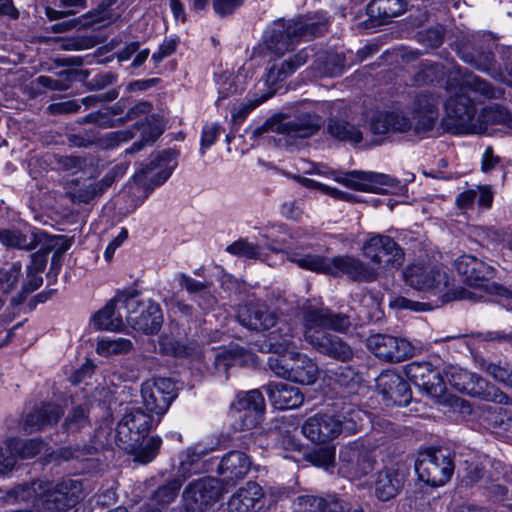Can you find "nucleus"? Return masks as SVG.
I'll list each match as a JSON object with an SVG mask.
<instances>
[{
	"mask_svg": "<svg viewBox=\"0 0 512 512\" xmlns=\"http://www.w3.org/2000/svg\"><path fill=\"white\" fill-rule=\"evenodd\" d=\"M462 59L482 72H490L495 63L494 55L490 49L484 51L474 50L463 55Z\"/></svg>",
	"mask_w": 512,
	"mask_h": 512,
	"instance_id": "52",
	"label": "nucleus"
},
{
	"mask_svg": "<svg viewBox=\"0 0 512 512\" xmlns=\"http://www.w3.org/2000/svg\"><path fill=\"white\" fill-rule=\"evenodd\" d=\"M370 131L375 135L412 132L415 135V120L403 111L378 112L370 120Z\"/></svg>",
	"mask_w": 512,
	"mask_h": 512,
	"instance_id": "28",
	"label": "nucleus"
},
{
	"mask_svg": "<svg viewBox=\"0 0 512 512\" xmlns=\"http://www.w3.org/2000/svg\"><path fill=\"white\" fill-rule=\"evenodd\" d=\"M322 126V118L317 113L302 109L298 110L292 118H270L253 131V135L261 136L264 133L280 135L279 142L291 146L297 139H305L315 135Z\"/></svg>",
	"mask_w": 512,
	"mask_h": 512,
	"instance_id": "5",
	"label": "nucleus"
},
{
	"mask_svg": "<svg viewBox=\"0 0 512 512\" xmlns=\"http://www.w3.org/2000/svg\"><path fill=\"white\" fill-rule=\"evenodd\" d=\"M226 251L234 256L246 259H258L261 255L260 247L247 239H239L229 246Z\"/></svg>",
	"mask_w": 512,
	"mask_h": 512,
	"instance_id": "53",
	"label": "nucleus"
},
{
	"mask_svg": "<svg viewBox=\"0 0 512 512\" xmlns=\"http://www.w3.org/2000/svg\"><path fill=\"white\" fill-rule=\"evenodd\" d=\"M237 318L242 326L255 331L268 330L278 321L276 312L260 301H250L241 306Z\"/></svg>",
	"mask_w": 512,
	"mask_h": 512,
	"instance_id": "26",
	"label": "nucleus"
},
{
	"mask_svg": "<svg viewBox=\"0 0 512 512\" xmlns=\"http://www.w3.org/2000/svg\"><path fill=\"white\" fill-rule=\"evenodd\" d=\"M453 68L454 67H452L449 71H446L441 64L426 61L421 64L418 71L414 74L413 83L415 85L421 86L439 82L443 79L445 74L449 75V72Z\"/></svg>",
	"mask_w": 512,
	"mask_h": 512,
	"instance_id": "44",
	"label": "nucleus"
},
{
	"mask_svg": "<svg viewBox=\"0 0 512 512\" xmlns=\"http://www.w3.org/2000/svg\"><path fill=\"white\" fill-rule=\"evenodd\" d=\"M117 0H104L98 7L87 13V18L91 19V22L98 23L109 21L112 17L110 7L116 3Z\"/></svg>",
	"mask_w": 512,
	"mask_h": 512,
	"instance_id": "60",
	"label": "nucleus"
},
{
	"mask_svg": "<svg viewBox=\"0 0 512 512\" xmlns=\"http://www.w3.org/2000/svg\"><path fill=\"white\" fill-rule=\"evenodd\" d=\"M264 412L265 400L259 390L240 392L230 406L232 426L238 431L252 430L261 423Z\"/></svg>",
	"mask_w": 512,
	"mask_h": 512,
	"instance_id": "12",
	"label": "nucleus"
},
{
	"mask_svg": "<svg viewBox=\"0 0 512 512\" xmlns=\"http://www.w3.org/2000/svg\"><path fill=\"white\" fill-rule=\"evenodd\" d=\"M13 493L17 500H29L35 496L46 512H67L82 500L83 484L73 478H65L57 483L38 479L16 487Z\"/></svg>",
	"mask_w": 512,
	"mask_h": 512,
	"instance_id": "4",
	"label": "nucleus"
},
{
	"mask_svg": "<svg viewBox=\"0 0 512 512\" xmlns=\"http://www.w3.org/2000/svg\"><path fill=\"white\" fill-rule=\"evenodd\" d=\"M157 424L153 414L141 408H131L116 427L117 446L127 453L136 452L150 429Z\"/></svg>",
	"mask_w": 512,
	"mask_h": 512,
	"instance_id": "8",
	"label": "nucleus"
},
{
	"mask_svg": "<svg viewBox=\"0 0 512 512\" xmlns=\"http://www.w3.org/2000/svg\"><path fill=\"white\" fill-rule=\"evenodd\" d=\"M402 276L411 288L435 296L443 293L451 280L440 267L422 262L407 265L402 271Z\"/></svg>",
	"mask_w": 512,
	"mask_h": 512,
	"instance_id": "13",
	"label": "nucleus"
},
{
	"mask_svg": "<svg viewBox=\"0 0 512 512\" xmlns=\"http://www.w3.org/2000/svg\"><path fill=\"white\" fill-rule=\"evenodd\" d=\"M161 443L160 437H151L144 447L141 444L137 451L133 453L136 455V460L143 464L151 462L157 455Z\"/></svg>",
	"mask_w": 512,
	"mask_h": 512,
	"instance_id": "57",
	"label": "nucleus"
},
{
	"mask_svg": "<svg viewBox=\"0 0 512 512\" xmlns=\"http://www.w3.org/2000/svg\"><path fill=\"white\" fill-rule=\"evenodd\" d=\"M287 259L298 267L318 274L338 277L347 275L353 281L372 282L378 278V270L359 258L339 255L333 258L305 252L303 247L287 251Z\"/></svg>",
	"mask_w": 512,
	"mask_h": 512,
	"instance_id": "3",
	"label": "nucleus"
},
{
	"mask_svg": "<svg viewBox=\"0 0 512 512\" xmlns=\"http://www.w3.org/2000/svg\"><path fill=\"white\" fill-rule=\"evenodd\" d=\"M477 202L481 208H490L493 202V192L490 186H479L477 189H467L456 197V206L462 211L472 210Z\"/></svg>",
	"mask_w": 512,
	"mask_h": 512,
	"instance_id": "38",
	"label": "nucleus"
},
{
	"mask_svg": "<svg viewBox=\"0 0 512 512\" xmlns=\"http://www.w3.org/2000/svg\"><path fill=\"white\" fill-rule=\"evenodd\" d=\"M323 505L322 497L314 495H300L292 504L293 512H320Z\"/></svg>",
	"mask_w": 512,
	"mask_h": 512,
	"instance_id": "54",
	"label": "nucleus"
},
{
	"mask_svg": "<svg viewBox=\"0 0 512 512\" xmlns=\"http://www.w3.org/2000/svg\"><path fill=\"white\" fill-rule=\"evenodd\" d=\"M334 174V179L338 183L363 192L386 194L389 188H396L399 185L396 178L383 173L354 170Z\"/></svg>",
	"mask_w": 512,
	"mask_h": 512,
	"instance_id": "22",
	"label": "nucleus"
},
{
	"mask_svg": "<svg viewBox=\"0 0 512 512\" xmlns=\"http://www.w3.org/2000/svg\"><path fill=\"white\" fill-rule=\"evenodd\" d=\"M344 57L335 52L321 51L316 54L312 68L319 77H334L341 74Z\"/></svg>",
	"mask_w": 512,
	"mask_h": 512,
	"instance_id": "40",
	"label": "nucleus"
},
{
	"mask_svg": "<svg viewBox=\"0 0 512 512\" xmlns=\"http://www.w3.org/2000/svg\"><path fill=\"white\" fill-rule=\"evenodd\" d=\"M307 459L314 466L321 467L327 470L331 466H333L335 460V452L331 448L323 447L311 451L307 455Z\"/></svg>",
	"mask_w": 512,
	"mask_h": 512,
	"instance_id": "55",
	"label": "nucleus"
},
{
	"mask_svg": "<svg viewBox=\"0 0 512 512\" xmlns=\"http://www.w3.org/2000/svg\"><path fill=\"white\" fill-rule=\"evenodd\" d=\"M69 187L70 198L79 203H89L95 197L99 196V190L94 182L81 183L79 180H72Z\"/></svg>",
	"mask_w": 512,
	"mask_h": 512,
	"instance_id": "50",
	"label": "nucleus"
},
{
	"mask_svg": "<svg viewBox=\"0 0 512 512\" xmlns=\"http://www.w3.org/2000/svg\"><path fill=\"white\" fill-rule=\"evenodd\" d=\"M476 365L496 381L512 387V367L501 366L499 364L489 363L482 357L475 356Z\"/></svg>",
	"mask_w": 512,
	"mask_h": 512,
	"instance_id": "49",
	"label": "nucleus"
},
{
	"mask_svg": "<svg viewBox=\"0 0 512 512\" xmlns=\"http://www.w3.org/2000/svg\"><path fill=\"white\" fill-rule=\"evenodd\" d=\"M265 389L271 404L279 410L297 408L304 401V395L301 390L287 383H270Z\"/></svg>",
	"mask_w": 512,
	"mask_h": 512,
	"instance_id": "32",
	"label": "nucleus"
},
{
	"mask_svg": "<svg viewBox=\"0 0 512 512\" xmlns=\"http://www.w3.org/2000/svg\"><path fill=\"white\" fill-rule=\"evenodd\" d=\"M0 243L6 247L29 251L37 246V235L24 234L19 230L0 229Z\"/></svg>",
	"mask_w": 512,
	"mask_h": 512,
	"instance_id": "43",
	"label": "nucleus"
},
{
	"mask_svg": "<svg viewBox=\"0 0 512 512\" xmlns=\"http://www.w3.org/2000/svg\"><path fill=\"white\" fill-rule=\"evenodd\" d=\"M267 365L276 376L290 380L291 365L286 364L283 359L275 356H270L268 358Z\"/></svg>",
	"mask_w": 512,
	"mask_h": 512,
	"instance_id": "63",
	"label": "nucleus"
},
{
	"mask_svg": "<svg viewBox=\"0 0 512 512\" xmlns=\"http://www.w3.org/2000/svg\"><path fill=\"white\" fill-rule=\"evenodd\" d=\"M133 344L127 338H103L98 341L96 352L103 357L125 354L131 351Z\"/></svg>",
	"mask_w": 512,
	"mask_h": 512,
	"instance_id": "48",
	"label": "nucleus"
},
{
	"mask_svg": "<svg viewBox=\"0 0 512 512\" xmlns=\"http://www.w3.org/2000/svg\"><path fill=\"white\" fill-rule=\"evenodd\" d=\"M139 295L136 289H126L118 292L101 310L92 318L93 325L99 330L120 331L124 327L123 317L120 309L129 308L135 305V298Z\"/></svg>",
	"mask_w": 512,
	"mask_h": 512,
	"instance_id": "21",
	"label": "nucleus"
},
{
	"mask_svg": "<svg viewBox=\"0 0 512 512\" xmlns=\"http://www.w3.org/2000/svg\"><path fill=\"white\" fill-rule=\"evenodd\" d=\"M9 447L13 450L15 457L30 459L38 455L45 448V442L40 438L21 440L11 438L7 440Z\"/></svg>",
	"mask_w": 512,
	"mask_h": 512,
	"instance_id": "45",
	"label": "nucleus"
},
{
	"mask_svg": "<svg viewBox=\"0 0 512 512\" xmlns=\"http://www.w3.org/2000/svg\"><path fill=\"white\" fill-rule=\"evenodd\" d=\"M269 345L273 353L278 355H292L298 351V345L295 340L294 329L291 324L283 323L269 336Z\"/></svg>",
	"mask_w": 512,
	"mask_h": 512,
	"instance_id": "37",
	"label": "nucleus"
},
{
	"mask_svg": "<svg viewBox=\"0 0 512 512\" xmlns=\"http://www.w3.org/2000/svg\"><path fill=\"white\" fill-rule=\"evenodd\" d=\"M265 496L258 483L249 481L230 498V512H258L265 505Z\"/></svg>",
	"mask_w": 512,
	"mask_h": 512,
	"instance_id": "30",
	"label": "nucleus"
},
{
	"mask_svg": "<svg viewBox=\"0 0 512 512\" xmlns=\"http://www.w3.org/2000/svg\"><path fill=\"white\" fill-rule=\"evenodd\" d=\"M251 465L252 462L248 455L242 451L233 450L222 457L217 471L222 476L223 481L234 484L247 476Z\"/></svg>",
	"mask_w": 512,
	"mask_h": 512,
	"instance_id": "31",
	"label": "nucleus"
},
{
	"mask_svg": "<svg viewBox=\"0 0 512 512\" xmlns=\"http://www.w3.org/2000/svg\"><path fill=\"white\" fill-rule=\"evenodd\" d=\"M220 131V126L218 124L206 125L203 127L202 135H201V153L204 154L205 150L211 147Z\"/></svg>",
	"mask_w": 512,
	"mask_h": 512,
	"instance_id": "64",
	"label": "nucleus"
},
{
	"mask_svg": "<svg viewBox=\"0 0 512 512\" xmlns=\"http://www.w3.org/2000/svg\"><path fill=\"white\" fill-rule=\"evenodd\" d=\"M327 131L331 137L340 141L351 143H360L362 141V133L359 128L344 119H329Z\"/></svg>",
	"mask_w": 512,
	"mask_h": 512,
	"instance_id": "41",
	"label": "nucleus"
},
{
	"mask_svg": "<svg viewBox=\"0 0 512 512\" xmlns=\"http://www.w3.org/2000/svg\"><path fill=\"white\" fill-rule=\"evenodd\" d=\"M135 137V132L133 129V126L128 129L118 130V131H111L106 133L102 139V145L105 148H114L119 146L122 143H126L130 140H132Z\"/></svg>",
	"mask_w": 512,
	"mask_h": 512,
	"instance_id": "56",
	"label": "nucleus"
},
{
	"mask_svg": "<svg viewBox=\"0 0 512 512\" xmlns=\"http://www.w3.org/2000/svg\"><path fill=\"white\" fill-rule=\"evenodd\" d=\"M367 348L380 360L401 362L413 357L418 347L404 338L389 334H373L366 340Z\"/></svg>",
	"mask_w": 512,
	"mask_h": 512,
	"instance_id": "17",
	"label": "nucleus"
},
{
	"mask_svg": "<svg viewBox=\"0 0 512 512\" xmlns=\"http://www.w3.org/2000/svg\"><path fill=\"white\" fill-rule=\"evenodd\" d=\"M176 279L180 286L194 297H197L209 285L207 283L197 281L183 273L177 274Z\"/></svg>",
	"mask_w": 512,
	"mask_h": 512,
	"instance_id": "59",
	"label": "nucleus"
},
{
	"mask_svg": "<svg viewBox=\"0 0 512 512\" xmlns=\"http://www.w3.org/2000/svg\"><path fill=\"white\" fill-rule=\"evenodd\" d=\"M20 262L12 263L0 269V291L6 296L17 287L22 276Z\"/></svg>",
	"mask_w": 512,
	"mask_h": 512,
	"instance_id": "51",
	"label": "nucleus"
},
{
	"mask_svg": "<svg viewBox=\"0 0 512 512\" xmlns=\"http://www.w3.org/2000/svg\"><path fill=\"white\" fill-rule=\"evenodd\" d=\"M350 326L348 315L333 312L329 308H309L303 316L304 339L318 352L343 362L353 357V350L327 329L344 333Z\"/></svg>",
	"mask_w": 512,
	"mask_h": 512,
	"instance_id": "2",
	"label": "nucleus"
},
{
	"mask_svg": "<svg viewBox=\"0 0 512 512\" xmlns=\"http://www.w3.org/2000/svg\"><path fill=\"white\" fill-rule=\"evenodd\" d=\"M177 165L176 158L171 151H162L153 155L150 162L134 175V181L150 193L155 187L165 183Z\"/></svg>",
	"mask_w": 512,
	"mask_h": 512,
	"instance_id": "20",
	"label": "nucleus"
},
{
	"mask_svg": "<svg viewBox=\"0 0 512 512\" xmlns=\"http://www.w3.org/2000/svg\"><path fill=\"white\" fill-rule=\"evenodd\" d=\"M325 29L324 23L297 20L274 21L265 31V42L269 50L278 56L294 49L299 41L306 36H316Z\"/></svg>",
	"mask_w": 512,
	"mask_h": 512,
	"instance_id": "6",
	"label": "nucleus"
},
{
	"mask_svg": "<svg viewBox=\"0 0 512 512\" xmlns=\"http://www.w3.org/2000/svg\"><path fill=\"white\" fill-rule=\"evenodd\" d=\"M135 134L139 133L140 139L126 150L127 153L140 151L145 145L154 143L163 133L160 119L155 115L145 117L144 121H138L133 125Z\"/></svg>",
	"mask_w": 512,
	"mask_h": 512,
	"instance_id": "35",
	"label": "nucleus"
},
{
	"mask_svg": "<svg viewBox=\"0 0 512 512\" xmlns=\"http://www.w3.org/2000/svg\"><path fill=\"white\" fill-rule=\"evenodd\" d=\"M254 359L255 356L253 353L245 351L243 348L236 347L217 353L214 358V366L218 372L226 373L230 367H242L250 362H254Z\"/></svg>",
	"mask_w": 512,
	"mask_h": 512,
	"instance_id": "39",
	"label": "nucleus"
},
{
	"mask_svg": "<svg viewBox=\"0 0 512 512\" xmlns=\"http://www.w3.org/2000/svg\"><path fill=\"white\" fill-rule=\"evenodd\" d=\"M376 387L386 405L406 406L411 401L409 384L393 370L383 371L376 378Z\"/></svg>",
	"mask_w": 512,
	"mask_h": 512,
	"instance_id": "25",
	"label": "nucleus"
},
{
	"mask_svg": "<svg viewBox=\"0 0 512 512\" xmlns=\"http://www.w3.org/2000/svg\"><path fill=\"white\" fill-rule=\"evenodd\" d=\"M212 4L214 12L220 17H225L241 7L243 0H213Z\"/></svg>",
	"mask_w": 512,
	"mask_h": 512,
	"instance_id": "62",
	"label": "nucleus"
},
{
	"mask_svg": "<svg viewBox=\"0 0 512 512\" xmlns=\"http://www.w3.org/2000/svg\"><path fill=\"white\" fill-rule=\"evenodd\" d=\"M406 479V470L396 464L385 466L377 473L374 483L375 496L380 501H388L398 495Z\"/></svg>",
	"mask_w": 512,
	"mask_h": 512,
	"instance_id": "29",
	"label": "nucleus"
},
{
	"mask_svg": "<svg viewBox=\"0 0 512 512\" xmlns=\"http://www.w3.org/2000/svg\"><path fill=\"white\" fill-rule=\"evenodd\" d=\"M212 449H207L201 445L189 448L180 456V468L182 480L174 479L167 484L159 487L153 496L156 503L167 505L174 501L185 480L191 474L199 473L203 470L202 460Z\"/></svg>",
	"mask_w": 512,
	"mask_h": 512,
	"instance_id": "14",
	"label": "nucleus"
},
{
	"mask_svg": "<svg viewBox=\"0 0 512 512\" xmlns=\"http://www.w3.org/2000/svg\"><path fill=\"white\" fill-rule=\"evenodd\" d=\"M441 96L434 90L417 92L410 105L415 120V135L422 136L431 131L439 118Z\"/></svg>",
	"mask_w": 512,
	"mask_h": 512,
	"instance_id": "19",
	"label": "nucleus"
},
{
	"mask_svg": "<svg viewBox=\"0 0 512 512\" xmlns=\"http://www.w3.org/2000/svg\"><path fill=\"white\" fill-rule=\"evenodd\" d=\"M363 256L369 260V266L378 270V276L383 271L397 270L404 262L403 249L393 238L383 234H372L363 243Z\"/></svg>",
	"mask_w": 512,
	"mask_h": 512,
	"instance_id": "9",
	"label": "nucleus"
},
{
	"mask_svg": "<svg viewBox=\"0 0 512 512\" xmlns=\"http://www.w3.org/2000/svg\"><path fill=\"white\" fill-rule=\"evenodd\" d=\"M16 457L13 450L9 447L8 441L3 447H0V474L10 473L16 465Z\"/></svg>",
	"mask_w": 512,
	"mask_h": 512,
	"instance_id": "58",
	"label": "nucleus"
},
{
	"mask_svg": "<svg viewBox=\"0 0 512 512\" xmlns=\"http://www.w3.org/2000/svg\"><path fill=\"white\" fill-rule=\"evenodd\" d=\"M302 433L314 443L329 442L341 434L340 418L335 414H316L304 422Z\"/></svg>",
	"mask_w": 512,
	"mask_h": 512,
	"instance_id": "27",
	"label": "nucleus"
},
{
	"mask_svg": "<svg viewBox=\"0 0 512 512\" xmlns=\"http://www.w3.org/2000/svg\"><path fill=\"white\" fill-rule=\"evenodd\" d=\"M445 89L447 99L443 107L448 123L457 133L465 134L474 132L473 120L476 114L475 104L466 90L478 93L486 99H497L503 95L501 89L495 88L489 82L459 66H454L447 75Z\"/></svg>",
	"mask_w": 512,
	"mask_h": 512,
	"instance_id": "1",
	"label": "nucleus"
},
{
	"mask_svg": "<svg viewBox=\"0 0 512 512\" xmlns=\"http://www.w3.org/2000/svg\"><path fill=\"white\" fill-rule=\"evenodd\" d=\"M311 51L312 50L309 48H304L293 57L283 61L281 64L273 65L267 73V84L275 85L278 82L284 81L307 62L311 55Z\"/></svg>",
	"mask_w": 512,
	"mask_h": 512,
	"instance_id": "36",
	"label": "nucleus"
},
{
	"mask_svg": "<svg viewBox=\"0 0 512 512\" xmlns=\"http://www.w3.org/2000/svg\"><path fill=\"white\" fill-rule=\"evenodd\" d=\"M340 472L347 478L360 479L374 470L373 451L361 439L344 445L339 452Z\"/></svg>",
	"mask_w": 512,
	"mask_h": 512,
	"instance_id": "15",
	"label": "nucleus"
},
{
	"mask_svg": "<svg viewBox=\"0 0 512 512\" xmlns=\"http://www.w3.org/2000/svg\"><path fill=\"white\" fill-rule=\"evenodd\" d=\"M340 418V431L341 433L352 434L356 433L363 425L366 418V413L354 407H346L340 414H335Z\"/></svg>",
	"mask_w": 512,
	"mask_h": 512,
	"instance_id": "46",
	"label": "nucleus"
},
{
	"mask_svg": "<svg viewBox=\"0 0 512 512\" xmlns=\"http://www.w3.org/2000/svg\"><path fill=\"white\" fill-rule=\"evenodd\" d=\"M407 378L432 398H440L446 390L445 382L437 370L429 362H411L405 367Z\"/></svg>",
	"mask_w": 512,
	"mask_h": 512,
	"instance_id": "23",
	"label": "nucleus"
},
{
	"mask_svg": "<svg viewBox=\"0 0 512 512\" xmlns=\"http://www.w3.org/2000/svg\"><path fill=\"white\" fill-rule=\"evenodd\" d=\"M418 478L431 486L446 484L454 472V462L447 449H427L420 452L415 462Z\"/></svg>",
	"mask_w": 512,
	"mask_h": 512,
	"instance_id": "10",
	"label": "nucleus"
},
{
	"mask_svg": "<svg viewBox=\"0 0 512 512\" xmlns=\"http://www.w3.org/2000/svg\"><path fill=\"white\" fill-rule=\"evenodd\" d=\"M289 359L292 361L290 381L303 385H311L316 382L319 376V368L313 359L299 352L289 357Z\"/></svg>",
	"mask_w": 512,
	"mask_h": 512,
	"instance_id": "34",
	"label": "nucleus"
},
{
	"mask_svg": "<svg viewBox=\"0 0 512 512\" xmlns=\"http://www.w3.org/2000/svg\"><path fill=\"white\" fill-rule=\"evenodd\" d=\"M90 425L89 408L87 404L73 407L67 414L63 428L68 433H77Z\"/></svg>",
	"mask_w": 512,
	"mask_h": 512,
	"instance_id": "47",
	"label": "nucleus"
},
{
	"mask_svg": "<svg viewBox=\"0 0 512 512\" xmlns=\"http://www.w3.org/2000/svg\"><path fill=\"white\" fill-rule=\"evenodd\" d=\"M448 383L459 392L480 397L499 404L507 403V396L480 376L459 366H448L445 370Z\"/></svg>",
	"mask_w": 512,
	"mask_h": 512,
	"instance_id": "11",
	"label": "nucleus"
},
{
	"mask_svg": "<svg viewBox=\"0 0 512 512\" xmlns=\"http://www.w3.org/2000/svg\"><path fill=\"white\" fill-rule=\"evenodd\" d=\"M126 319L134 330L152 335L160 330L163 315L157 303L151 300L139 303L135 299V305L128 309Z\"/></svg>",
	"mask_w": 512,
	"mask_h": 512,
	"instance_id": "24",
	"label": "nucleus"
},
{
	"mask_svg": "<svg viewBox=\"0 0 512 512\" xmlns=\"http://www.w3.org/2000/svg\"><path fill=\"white\" fill-rule=\"evenodd\" d=\"M141 395L147 412L153 414L156 422L159 423L177 397L176 385L171 379L157 378L143 384Z\"/></svg>",
	"mask_w": 512,
	"mask_h": 512,
	"instance_id": "18",
	"label": "nucleus"
},
{
	"mask_svg": "<svg viewBox=\"0 0 512 512\" xmlns=\"http://www.w3.org/2000/svg\"><path fill=\"white\" fill-rule=\"evenodd\" d=\"M62 415L60 407L56 404H43L30 412L23 424V429L27 433H34L56 424Z\"/></svg>",
	"mask_w": 512,
	"mask_h": 512,
	"instance_id": "33",
	"label": "nucleus"
},
{
	"mask_svg": "<svg viewBox=\"0 0 512 512\" xmlns=\"http://www.w3.org/2000/svg\"><path fill=\"white\" fill-rule=\"evenodd\" d=\"M470 272L464 278V282L470 288L459 287L450 293H447V300H468L478 302L486 298V295H496L500 297H510L512 293L507 288L496 283H490L489 280L495 275L492 266L476 258L474 264L470 267Z\"/></svg>",
	"mask_w": 512,
	"mask_h": 512,
	"instance_id": "7",
	"label": "nucleus"
},
{
	"mask_svg": "<svg viewBox=\"0 0 512 512\" xmlns=\"http://www.w3.org/2000/svg\"><path fill=\"white\" fill-rule=\"evenodd\" d=\"M223 492L222 482L217 478L194 480L183 491V506L188 512H204L219 501Z\"/></svg>",
	"mask_w": 512,
	"mask_h": 512,
	"instance_id": "16",
	"label": "nucleus"
},
{
	"mask_svg": "<svg viewBox=\"0 0 512 512\" xmlns=\"http://www.w3.org/2000/svg\"><path fill=\"white\" fill-rule=\"evenodd\" d=\"M322 500L320 512H349L348 503L335 495H326Z\"/></svg>",
	"mask_w": 512,
	"mask_h": 512,
	"instance_id": "61",
	"label": "nucleus"
},
{
	"mask_svg": "<svg viewBox=\"0 0 512 512\" xmlns=\"http://www.w3.org/2000/svg\"><path fill=\"white\" fill-rule=\"evenodd\" d=\"M367 9L370 16L387 20L402 14L406 10V2L404 0H372Z\"/></svg>",
	"mask_w": 512,
	"mask_h": 512,
	"instance_id": "42",
	"label": "nucleus"
}]
</instances>
